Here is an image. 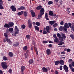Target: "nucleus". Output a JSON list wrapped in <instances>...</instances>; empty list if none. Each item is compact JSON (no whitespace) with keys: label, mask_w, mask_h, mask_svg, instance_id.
<instances>
[{"label":"nucleus","mask_w":74,"mask_h":74,"mask_svg":"<svg viewBox=\"0 0 74 74\" xmlns=\"http://www.w3.org/2000/svg\"><path fill=\"white\" fill-rule=\"evenodd\" d=\"M19 29L18 28V27L16 26H15L14 28V32L12 34V35L13 36H16V34L19 33Z\"/></svg>","instance_id":"obj_1"},{"label":"nucleus","mask_w":74,"mask_h":74,"mask_svg":"<svg viewBox=\"0 0 74 74\" xmlns=\"http://www.w3.org/2000/svg\"><path fill=\"white\" fill-rule=\"evenodd\" d=\"M40 13L38 15V19H39L44 14V9L42 8L40 11Z\"/></svg>","instance_id":"obj_2"},{"label":"nucleus","mask_w":74,"mask_h":74,"mask_svg":"<svg viewBox=\"0 0 74 74\" xmlns=\"http://www.w3.org/2000/svg\"><path fill=\"white\" fill-rule=\"evenodd\" d=\"M14 24L12 22L10 23H9V24H5L4 25V26L5 27V28L7 29H8L10 27H12L13 26H14Z\"/></svg>","instance_id":"obj_3"},{"label":"nucleus","mask_w":74,"mask_h":74,"mask_svg":"<svg viewBox=\"0 0 74 74\" xmlns=\"http://www.w3.org/2000/svg\"><path fill=\"white\" fill-rule=\"evenodd\" d=\"M1 66L3 69H6L7 68V63L5 62H2L1 63Z\"/></svg>","instance_id":"obj_4"},{"label":"nucleus","mask_w":74,"mask_h":74,"mask_svg":"<svg viewBox=\"0 0 74 74\" xmlns=\"http://www.w3.org/2000/svg\"><path fill=\"white\" fill-rule=\"evenodd\" d=\"M69 26L68 25V23H65L64 24V26L63 27V29L64 31H67V29H69Z\"/></svg>","instance_id":"obj_5"},{"label":"nucleus","mask_w":74,"mask_h":74,"mask_svg":"<svg viewBox=\"0 0 74 74\" xmlns=\"http://www.w3.org/2000/svg\"><path fill=\"white\" fill-rule=\"evenodd\" d=\"M63 69H64V70L65 71V72H67L69 71L68 67L66 65H64L63 66Z\"/></svg>","instance_id":"obj_6"},{"label":"nucleus","mask_w":74,"mask_h":74,"mask_svg":"<svg viewBox=\"0 0 74 74\" xmlns=\"http://www.w3.org/2000/svg\"><path fill=\"white\" fill-rule=\"evenodd\" d=\"M10 8L12 9V11L15 12L16 11V9L15 8V7L14 5H12L10 7Z\"/></svg>","instance_id":"obj_7"},{"label":"nucleus","mask_w":74,"mask_h":74,"mask_svg":"<svg viewBox=\"0 0 74 74\" xmlns=\"http://www.w3.org/2000/svg\"><path fill=\"white\" fill-rule=\"evenodd\" d=\"M49 15H50V16H54V18H55V16H56V14H53L52 11L49 12Z\"/></svg>","instance_id":"obj_8"},{"label":"nucleus","mask_w":74,"mask_h":74,"mask_svg":"<svg viewBox=\"0 0 74 74\" xmlns=\"http://www.w3.org/2000/svg\"><path fill=\"white\" fill-rule=\"evenodd\" d=\"M46 53L47 55H51V51L49 49H47L46 50Z\"/></svg>","instance_id":"obj_9"},{"label":"nucleus","mask_w":74,"mask_h":74,"mask_svg":"<svg viewBox=\"0 0 74 74\" xmlns=\"http://www.w3.org/2000/svg\"><path fill=\"white\" fill-rule=\"evenodd\" d=\"M42 70L43 72H45V73H47L48 72V69L45 67H43Z\"/></svg>","instance_id":"obj_10"},{"label":"nucleus","mask_w":74,"mask_h":74,"mask_svg":"<svg viewBox=\"0 0 74 74\" xmlns=\"http://www.w3.org/2000/svg\"><path fill=\"white\" fill-rule=\"evenodd\" d=\"M19 43L18 42H15L13 44V46H14V47H18L19 46Z\"/></svg>","instance_id":"obj_11"},{"label":"nucleus","mask_w":74,"mask_h":74,"mask_svg":"<svg viewBox=\"0 0 74 74\" xmlns=\"http://www.w3.org/2000/svg\"><path fill=\"white\" fill-rule=\"evenodd\" d=\"M25 69V67L24 66H22L21 67V72L23 73Z\"/></svg>","instance_id":"obj_12"},{"label":"nucleus","mask_w":74,"mask_h":74,"mask_svg":"<svg viewBox=\"0 0 74 74\" xmlns=\"http://www.w3.org/2000/svg\"><path fill=\"white\" fill-rule=\"evenodd\" d=\"M46 30L47 31L48 33H50V31H49V26H47L46 27Z\"/></svg>","instance_id":"obj_13"},{"label":"nucleus","mask_w":74,"mask_h":74,"mask_svg":"<svg viewBox=\"0 0 74 74\" xmlns=\"http://www.w3.org/2000/svg\"><path fill=\"white\" fill-rule=\"evenodd\" d=\"M55 22H56V21H50L49 22V23H50V25H53V24H54V23H55Z\"/></svg>","instance_id":"obj_14"},{"label":"nucleus","mask_w":74,"mask_h":74,"mask_svg":"<svg viewBox=\"0 0 74 74\" xmlns=\"http://www.w3.org/2000/svg\"><path fill=\"white\" fill-rule=\"evenodd\" d=\"M4 36L5 37L6 40H7L8 39V35H7V34L6 33H4Z\"/></svg>","instance_id":"obj_15"},{"label":"nucleus","mask_w":74,"mask_h":74,"mask_svg":"<svg viewBox=\"0 0 74 74\" xmlns=\"http://www.w3.org/2000/svg\"><path fill=\"white\" fill-rule=\"evenodd\" d=\"M60 64L61 65H64V61L62 60H60L59 61Z\"/></svg>","instance_id":"obj_16"},{"label":"nucleus","mask_w":74,"mask_h":74,"mask_svg":"<svg viewBox=\"0 0 74 74\" xmlns=\"http://www.w3.org/2000/svg\"><path fill=\"white\" fill-rule=\"evenodd\" d=\"M9 55L10 57H13V56H14V53L12 52H9Z\"/></svg>","instance_id":"obj_17"},{"label":"nucleus","mask_w":74,"mask_h":74,"mask_svg":"<svg viewBox=\"0 0 74 74\" xmlns=\"http://www.w3.org/2000/svg\"><path fill=\"white\" fill-rule=\"evenodd\" d=\"M23 13V11H21V12H20L17 13V15L19 16H20V15H22V14Z\"/></svg>","instance_id":"obj_18"},{"label":"nucleus","mask_w":74,"mask_h":74,"mask_svg":"<svg viewBox=\"0 0 74 74\" xmlns=\"http://www.w3.org/2000/svg\"><path fill=\"white\" fill-rule=\"evenodd\" d=\"M30 11L32 17H34L35 16V13L32 10H31Z\"/></svg>","instance_id":"obj_19"},{"label":"nucleus","mask_w":74,"mask_h":74,"mask_svg":"<svg viewBox=\"0 0 74 74\" xmlns=\"http://www.w3.org/2000/svg\"><path fill=\"white\" fill-rule=\"evenodd\" d=\"M6 41L7 42H8V43L9 44H12V42L11 41V40L9 39H8L7 40H6Z\"/></svg>","instance_id":"obj_20"},{"label":"nucleus","mask_w":74,"mask_h":74,"mask_svg":"<svg viewBox=\"0 0 74 74\" xmlns=\"http://www.w3.org/2000/svg\"><path fill=\"white\" fill-rule=\"evenodd\" d=\"M62 44H64V42L62 41H59L58 44V45H62Z\"/></svg>","instance_id":"obj_21"},{"label":"nucleus","mask_w":74,"mask_h":74,"mask_svg":"<svg viewBox=\"0 0 74 74\" xmlns=\"http://www.w3.org/2000/svg\"><path fill=\"white\" fill-rule=\"evenodd\" d=\"M41 8H42V6L41 5H39L36 7V9L37 10H39Z\"/></svg>","instance_id":"obj_22"},{"label":"nucleus","mask_w":74,"mask_h":74,"mask_svg":"<svg viewBox=\"0 0 74 74\" xmlns=\"http://www.w3.org/2000/svg\"><path fill=\"white\" fill-rule=\"evenodd\" d=\"M54 41L55 42H59V40L58 38H56L54 40Z\"/></svg>","instance_id":"obj_23"},{"label":"nucleus","mask_w":74,"mask_h":74,"mask_svg":"<svg viewBox=\"0 0 74 74\" xmlns=\"http://www.w3.org/2000/svg\"><path fill=\"white\" fill-rule=\"evenodd\" d=\"M61 35L62 36V37L64 39H65L66 37L65 35V34H64L63 33L61 34Z\"/></svg>","instance_id":"obj_24"},{"label":"nucleus","mask_w":74,"mask_h":74,"mask_svg":"<svg viewBox=\"0 0 74 74\" xmlns=\"http://www.w3.org/2000/svg\"><path fill=\"white\" fill-rule=\"evenodd\" d=\"M33 62V60L32 59H30L29 61V64H32V63Z\"/></svg>","instance_id":"obj_25"},{"label":"nucleus","mask_w":74,"mask_h":74,"mask_svg":"<svg viewBox=\"0 0 74 74\" xmlns=\"http://www.w3.org/2000/svg\"><path fill=\"white\" fill-rule=\"evenodd\" d=\"M3 60H8V58H7V57L5 56H4L3 58Z\"/></svg>","instance_id":"obj_26"},{"label":"nucleus","mask_w":74,"mask_h":74,"mask_svg":"<svg viewBox=\"0 0 74 74\" xmlns=\"http://www.w3.org/2000/svg\"><path fill=\"white\" fill-rule=\"evenodd\" d=\"M21 27L22 29H25V28L26 27V25L24 24H23L21 25Z\"/></svg>","instance_id":"obj_27"},{"label":"nucleus","mask_w":74,"mask_h":74,"mask_svg":"<svg viewBox=\"0 0 74 74\" xmlns=\"http://www.w3.org/2000/svg\"><path fill=\"white\" fill-rule=\"evenodd\" d=\"M26 37L27 39H30L31 37V36L29 35H26Z\"/></svg>","instance_id":"obj_28"},{"label":"nucleus","mask_w":74,"mask_h":74,"mask_svg":"<svg viewBox=\"0 0 74 74\" xmlns=\"http://www.w3.org/2000/svg\"><path fill=\"white\" fill-rule=\"evenodd\" d=\"M27 49V46H25L23 48V50L26 51Z\"/></svg>","instance_id":"obj_29"},{"label":"nucleus","mask_w":74,"mask_h":74,"mask_svg":"<svg viewBox=\"0 0 74 74\" xmlns=\"http://www.w3.org/2000/svg\"><path fill=\"white\" fill-rule=\"evenodd\" d=\"M13 28H10L8 29V30L9 32H13Z\"/></svg>","instance_id":"obj_30"},{"label":"nucleus","mask_w":74,"mask_h":74,"mask_svg":"<svg viewBox=\"0 0 74 74\" xmlns=\"http://www.w3.org/2000/svg\"><path fill=\"white\" fill-rule=\"evenodd\" d=\"M59 63V61H56L55 62V65H58Z\"/></svg>","instance_id":"obj_31"},{"label":"nucleus","mask_w":74,"mask_h":74,"mask_svg":"<svg viewBox=\"0 0 74 74\" xmlns=\"http://www.w3.org/2000/svg\"><path fill=\"white\" fill-rule=\"evenodd\" d=\"M36 26H40V23L39 22H36Z\"/></svg>","instance_id":"obj_32"},{"label":"nucleus","mask_w":74,"mask_h":74,"mask_svg":"<svg viewBox=\"0 0 74 74\" xmlns=\"http://www.w3.org/2000/svg\"><path fill=\"white\" fill-rule=\"evenodd\" d=\"M48 3L49 5L52 4H53V2L51 1H49L48 2Z\"/></svg>","instance_id":"obj_33"},{"label":"nucleus","mask_w":74,"mask_h":74,"mask_svg":"<svg viewBox=\"0 0 74 74\" xmlns=\"http://www.w3.org/2000/svg\"><path fill=\"white\" fill-rule=\"evenodd\" d=\"M70 37L72 38V39H74V36L73 34H71L70 35Z\"/></svg>","instance_id":"obj_34"},{"label":"nucleus","mask_w":74,"mask_h":74,"mask_svg":"<svg viewBox=\"0 0 74 74\" xmlns=\"http://www.w3.org/2000/svg\"><path fill=\"white\" fill-rule=\"evenodd\" d=\"M24 14L25 16H27V12H24Z\"/></svg>","instance_id":"obj_35"},{"label":"nucleus","mask_w":74,"mask_h":74,"mask_svg":"<svg viewBox=\"0 0 74 74\" xmlns=\"http://www.w3.org/2000/svg\"><path fill=\"white\" fill-rule=\"evenodd\" d=\"M63 39L64 38L62 37H61V36L59 38V40H60V41H63Z\"/></svg>","instance_id":"obj_36"},{"label":"nucleus","mask_w":74,"mask_h":74,"mask_svg":"<svg viewBox=\"0 0 74 74\" xmlns=\"http://www.w3.org/2000/svg\"><path fill=\"white\" fill-rule=\"evenodd\" d=\"M35 29L36 30H39L38 27H37V26H35Z\"/></svg>","instance_id":"obj_37"},{"label":"nucleus","mask_w":74,"mask_h":74,"mask_svg":"<svg viewBox=\"0 0 74 74\" xmlns=\"http://www.w3.org/2000/svg\"><path fill=\"white\" fill-rule=\"evenodd\" d=\"M32 25L31 24H29V27L30 29H31L32 28Z\"/></svg>","instance_id":"obj_38"},{"label":"nucleus","mask_w":74,"mask_h":74,"mask_svg":"<svg viewBox=\"0 0 74 74\" xmlns=\"http://www.w3.org/2000/svg\"><path fill=\"white\" fill-rule=\"evenodd\" d=\"M57 37H58V38H60V37H61V35H60V34L59 33H58L57 34Z\"/></svg>","instance_id":"obj_39"},{"label":"nucleus","mask_w":74,"mask_h":74,"mask_svg":"<svg viewBox=\"0 0 74 74\" xmlns=\"http://www.w3.org/2000/svg\"><path fill=\"white\" fill-rule=\"evenodd\" d=\"M59 30H60V31H62L63 30V27L61 26L60 28H59Z\"/></svg>","instance_id":"obj_40"},{"label":"nucleus","mask_w":74,"mask_h":74,"mask_svg":"<svg viewBox=\"0 0 74 74\" xmlns=\"http://www.w3.org/2000/svg\"><path fill=\"white\" fill-rule=\"evenodd\" d=\"M0 9H4V6L2 5H0Z\"/></svg>","instance_id":"obj_41"},{"label":"nucleus","mask_w":74,"mask_h":74,"mask_svg":"<svg viewBox=\"0 0 74 74\" xmlns=\"http://www.w3.org/2000/svg\"><path fill=\"white\" fill-rule=\"evenodd\" d=\"M68 25L70 28H72V26H71V24L70 23H68Z\"/></svg>","instance_id":"obj_42"},{"label":"nucleus","mask_w":74,"mask_h":74,"mask_svg":"<svg viewBox=\"0 0 74 74\" xmlns=\"http://www.w3.org/2000/svg\"><path fill=\"white\" fill-rule=\"evenodd\" d=\"M43 34H47V31H46L44 30L43 31Z\"/></svg>","instance_id":"obj_43"},{"label":"nucleus","mask_w":74,"mask_h":74,"mask_svg":"<svg viewBox=\"0 0 74 74\" xmlns=\"http://www.w3.org/2000/svg\"><path fill=\"white\" fill-rule=\"evenodd\" d=\"M28 24H32V22L30 19H29L28 20Z\"/></svg>","instance_id":"obj_44"},{"label":"nucleus","mask_w":74,"mask_h":74,"mask_svg":"<svg viewBox=\"0 0 74 74\" xmlns=\"http://www.w3.org/2000/svg\"><path fill=\"white\" fill-rule=\"evenodd\" d=\"M21 10H25V7L23 6H21Z\"/></svg>","instance_id":"obj_45"},{"label":"nucleus","mask_w":74,"mask_h":74,"mask_svg":"<svg viewBox=\"0 0 74 74\" xmlns=\"http://www.w3.org/2000/svg\"><path fill=\"white\" fill-rule=\"evenodd\" d=\"M0 4L1 5L3 4V2L1 0H0Z\"/></svg>","instance_id":"obj_46"},{"label":"nucleus","mask_w":74,"mask_h":74,"mask_svg":"<svg viewBox=\"0 0 74 74\" xmlns=\"http://www.w3.org/2000/svg\"><path fill=\"white\" fill-rule=\"evenodd\" d=\"M66 51H67L68 52H70V51H71V49H68L66 50Z\"/></svg>","instance_id":"obj_47"},{"label":"nucleus","mask_w":74,"mask_h":74,"mask_svg":"<svg viewBox=\"0 0 74 74\" xmlns=\"http://www.w3.org/2000/svg\"><path fill=\"white\" fill-rule=\"evenodd\" d=\"M24 55L25 56V57L26 58H27V57L28 56V55H27V53H24Z\"/></svg>","instance_id":"obj_48"},{"label":"nucleus","mask_w":74,"mask_h":74,"mask_svg":"<svg viewBox=\"0 0 74 74\" xmlns=\"http://www.w3.org/2000/svg\"><path fill=\"white\" fill-rule=\"evenodd\" d=\"M45 18H48V13H46L45 14Z\"/></svg>","instance_id":"obj_49"},{"label":"nucleus","mask_w":74,"mask_h":74,"mask_svg":"<svg viewBox=\"0 0 74 74\" xmlns=\"http://www.w3.org/2000/svg\"><path fill=\"white\" fill-rule=\"evenodd\" d=\"M53 36L54 38H57V37L56 36V34H53Z\"/></svg>","instance_id":"obj_50"},{"label":"nucleus","mask_w":74,"mask_h":74,"mask_svg":"<svg viewBox=\"0 0 74 74\" xmlns=\"http://www.w3.org/2000/svg\"><path fill=\"white\" fill-rule=\"evenodd\" d=\"M8 72L9 73H12V69H10L9 70Z\"/></svg>","instance_id":"obj_51"},{"label":"nucleus","mask_w":74,"mask_h":74,"mask_svg":"<svg viewBox=\"0 0 74 74\" xmlns=\"http://www.w3.org/2000/svg\"><path fill=\"white\" fill-rule=\"evenodd\" d=\"M69 66L70 67V69L71 70L72 69L73 67H72V65H71V64H70L69 65Z\"/></svg>","instance_id":"obj_52"},{"label":"nucleus","mask_w":74,"mask_h":74,"mask_svg":"<svg viewBox=\"0 0 74 74\" xmlns=\"http://www.w3.org/2000/svg\"><path fill=\"white\" fill-rule=\"evenodd\" d=\"M63 66L61 65L60 67V70H62V69H63Z\"/></svg>","instance_id":"obj_53"},{"label":"nucleus","mask_w":74,"mask_h":74,"mask_svg":"<svg viewBox=\"0 0 74 74\" xmlns=\"http://www.w3.org/2000/svg\"><path fill=\"white\" fill-rule=\"evenodd\" d=\"M73 61V60H72V59H70L68 61V62L69 63H71V62H72Z\"/></svg>","instance_id":"obj_54"},{"label":"nucleus","mask_w":74,"mask_h":74,"mask_svg":"<svg viewBox=\"0 0 74 74\" xmlns=\"http://www.w3.org/2000/svg\"><path fill=\"white\" fill-rule=\"evenodd\" d=\"M63 24H64V22L63 21H62L60 23V24H61V25H63Z\"/></svg>","instance_id":"obj_55"},{"label":"nucleus","mask_w":74,"mask_h":74,"mask_svg":"<svg viewBox=\"0 0 74 74\" xmlns=\"http://www.w3.org/2000/svg\"><path fill=\"white\" fill-rule=\"evenodd\" d=\"M71 28V29H73V32H74V26L72 25V28Z\"/></svg>","instance_id":"obj_56"},{"label":"nucleus","mask_w":74,"mask_h":74,"mask_svg":"<svg viewBox=\"0 0 74 74\" xmlns=\"http://www.w3.org/2000/svg\"><path fill=\"white\" fill-rule=\"evenodd\" d=\"M49 42L50 44H51V43H52V44L53 43V42H52V41H49Z\"/></svg>","instance_id":"obj_57"},{"label":"nucleus","mask_w":74,"mask_h":74,"mask_svg":"<svg viewBox=\"0 0 74 74\" xmlns=\"http://www.w3.org/2000/svg\"><path fill=\"white\" fill-rule=\"evenodd\" d=\"M43 42L45 43V44H47V41H46V40H45L43 41Z\"/></svg>","instance_id":"obj_58"},{"label":"nucleus","mask_w":74,"mask_h":74,"mask_svg":"<svg viewBox=\"0 0 74 74\" xmlns=\"http://www.w3.org/2000/svg\"><path fill=\"white\" fill-rule=\"evenodd\" d=\"M61 53L62 55H64L65 53V52L64 51H63L61 52Z\"/></svg>","instance_id":"obj_59"},{"label":"nucleus","mask_w":74,"mask_h":74,"mask_svg":"<svg viewBox=\"0 0 74 74\" xmlns=\"http://www.w3.org/2000/svg\"><path fill=\"white\" fill-rule=\"evenodd\" d=\"M71 64H72L73 67H74V62H72V63H71Z\"/></svg>","instance_id":"obj_60"},{"label":"nucleus","mask_w":74,"mask_h":74,"mask_svg":"<svg viewBox=\"0 0 74 74\" xmlns=\"http://www.w3.org/2000/svg\"><path fill=\"white\" fill-rule=\"evenodd\" d=\"M17 10H21V7L20 8H18V9H17Z\"/></svg>","instance_id":"obj_61"},{"label":"nucleus","mask_w":74,"mask_h":74,"mask_svg":"<svg viewBox=\"0 0 74 74\" xmlns=\"http://www.w3.org/2000/svg\"><path fill=\"white\" fill-rule=\"evenodd\" d=\"M34 49L35 51H37V48H36V47H35Z\"/></svg>","instance_id":"obj_62"},{"label":"nucleus","mask_w":74,"mask_h":74,"mask_svg":"<svg viewBox=\"0 0 74 74\" xmlns=\"http://www.w3.org/2000/svg\"><path fill=\"white\" fill-rule=\"evenodd\" d=\"M55 73V74H59V73H58V72L57 71H56Z\"/></svg>","instance_id":"obj_63"},{"label":"nucleus","mask_w":74,"mask_h":74,"mask_svg":"<svg viewBox=\"0 0 74 74\" xmlns=\"http://www.w3.org/2000/svg\"><path fill=\"white\" fill-rule=\"evenodd\" d=\"M71 70L73 71V72H74V68H72V69H71Z\"/></svg>","instance_id":"obj_64"}]
</instances>
